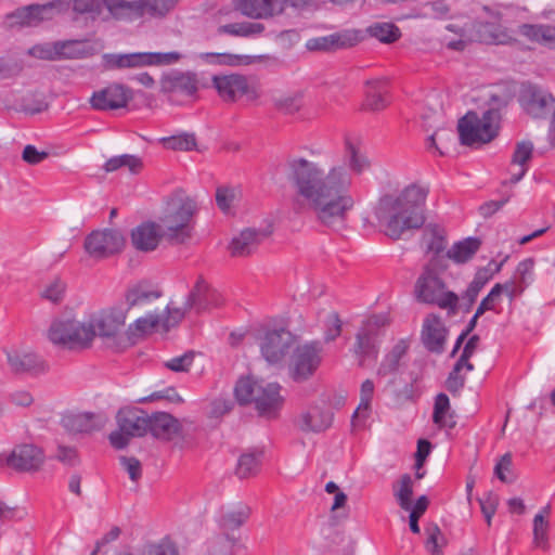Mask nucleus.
Returning a JSON list of instances; mask_svg holds the SVG:
<instances>
[{"mask_svg": "<svg viewBox=\"0 0 555 555\" xmlns=\"http://www.w3.org/2000/svg\"><path fill=\"white\" fill-rule=\"evenodd\" d=\"M158 296V293L150 292L138 286L128 291L126 300L129 307H133L149 302L152 298H157Z\"/></svg>", "mask_w": 555, "mask_h": 555, "instance_id": "nucleus-54", "label": "nucleus"}, {"mask_svg": "<svg viewBox=\"0 0 555 555\" xmlns=\"http://www.w3.org/2000/svg\"><path fill=\"white\" fill-rule=\"evenodd\" d=\"M147 66L151 65H170L178 63L182 55L179 52H146Z\"/></svg>", "mask_w": 555, "mask_h": 555, "instance_id": "nucleus-55", "label": "nucleus"}, {"mask_svg": "<svg viewBox=\"0 0 555 555\" xmlns=\"http://www.w3.org/2000/svg\"><path fill=\"white\" fill-rule=\"evenodd\" d=\"M125 237L119 230L102 229L88 234L83 242L86 253L93 259H105L120 253Z\"/></svg>", "mask_w": 555, "mask_h": 555, "instance_id": "nucleus-9", "label": "nucleus"}, {"mask_svg": "<svg viewBox=\"0 0 555 555\" xmlns=\"http://www.w3.org/2000/svg\"><path fill=\"white\" fill-rule=\"evenodd\" d=\"M388 324L386 314L370 317L361 326L356 337L354 353L360 358V365H363L366 358H376L378 353L379 337L382 328Z\"/></svg>", "mask_w": 555, "mask_h": 555, "instance_id": "nucleus-10", "label": "nucleus"}, {"mask_svg": "<svg viewBox=\"0 0 555 555\" xmlns=\"http://www.w3.org/2000/svg\"><path fill=\"white\" fill-rule=\"evenodd\" d=\"M162 234L156 223L147 221L139 224L131 231V242L135 249L141 251L155 250Z\"/></svg>", "mask_w": 555, "mask_h": 555, "instance_id": "nucleus-31", "label": "nucleus"}, {"mask_svg": "<svg viewBox=\"0 0 555 555\" xmlns=\"http://www.w3.org/2000/svg\"><path fill=\"white\" fill-rule=\"evenodd\" d=\"M517 34L532 43L546 47L555 44V26L550 24H521Z\"/></svg>", "mask_w": 555, "mask_h": 555, "instance_id": "nucleus-35", "label": "nucleus"}, {"mask_svg": "<svg viewBox=\"0 0 555 555\" xmlns=\"http://www.w3.org/2000/svg\"><path fill=\"white\" fill-rule=\"evenodd\" d=\"M413 494V480L409 474L400 477L397 485H393V495L402 509L411 508V498Z\"/></svg>", "mask_w": 555, "mask_h": 555, "instance_id": "nucleus-47", "label": "nucleus"}, {"mask_svg": "<svg viewBox=\"0 0 555 555\" xmlns=\"http://www.w3.org/2000/svg\"><path fill=\"white\" fill-rule=\"evenodd\" d=\"M441 117L442 114L440 111L431 108L422 115L426 130L436 128L425 141L426 151L434 157L447 156L451 146V129L448 127H438Z\"/></svg>", "mask_w": 555, "mask_h": 555, "instance_id": "nucleus-12", "label": "nucleus"}, {"mask_svg": "<svg viewBox=\"0 0 555 555\" xmlns=\"http://www.w3.org/2000/svg\"><path fill=\"white\" fill-rule=\"evenodd\" d=\"M493 22L469 21L453 24V50L463 51L474 42L486 44H509L515 41L511 31L500 24L502 14L493 13Z\"/></svg>", "mask_w": 555, "mask_h": 555, "instance_id": "nucleus-3", "label": "nucleus"}, {"mask_svg": "<svg viewBox=\"0 0 555 555\" xmlns=\"http://www.w3.org/2000/svg\"><path fill=\"white\" fill-rule=\"evenodd\" d=\"M333 414L328 409L310 406L298 421V427L305 433H321L332 425Z\"/></svg>", "mask_w": 555, "mask_h": 555, "instance_id": "nucleus-30", "label": "nucleus"}, {"mask_svg": "<svg viewBox=\"0 0 555 555\" xmlns=\"http://www.w3.org/2000/svg\"><path fill=\"white\" fill-rule=\"evenodd\" d=\"M387 93L388 86L386 79L367 80L365 83V101L363 107L373 112L384 109L389 103Z\"/></svg>", "mask_w": 555, "mask_h": 555, "instance_id": "nucleus-34", "label": "nucleus"}, {"mask_svg": "<svg viewBox=\"0 0 555 555\" xmlns=\"http://www.w3.org/2000/svg\"><path fill=\"white\" fill-rule=\"evenodd\" d=\"M293 335L284 328L268 331L261 339L260 351L267 362H281L293 343Z\"/></svg>", "mask_w": 555, "mask_h": 555, "instance_id": "nucleus-18", "label": "nucleus"}, {"mask_svg": "<svg viewBox=\"0 0 555 555\" xmlns=\"http://www.w3.org/2000/svg\"><path fill=\"white\" fill-rule=\"evenodd\" d=\"M160 89L171 103L183 104L196 95L198 79L196 74L191 72H172L163 77Z\"/></svg>", "mask_w": 555, "mask_h": 555, "instance_id": "nucleus-11", "label": "nucleus"}, {"mask_svg": "<svg viewBox=\"0 0 555 555\" xmlns=\"http://www.w3.org/2000/svg\"><path fill=\"white\" fill-rule=\"evenodd\" d=\"M250 508L244 503H236L222 506L216 516V522L220 533L225 535L241 537L240 529L248 520Z\"/></svg>", "mask_w": 555, "mask_h": 555, "instance_id": "nucleus-20", "label": "nucleus"}, {"mask_svg": "<svg viewBox=\"0 0 555 555\" xmlns=\"http://www.w3.org/2000/svg\"><path fill=\"white\" fill-rule=\"evenodd\" d=\"M481 241L478 237H467L453 244V261L464 263L473 258L480 248Z\"/></svg>", "mask_w": 555, "mask_h": 555, "instance_id": "nucleus-43", "label": "nucleus"}, {"mask_svg": "<svg viewBox=\"0 0 555 555\" xmlns=\"http://www.w3.org/2000/svg\"><path fill=\"white\" fill-rule=\"evenodd\" d=\"M262 384L253 380L249 377L240 378L234 388L235 397L242 404L254 402L258 392V387Z\"/></svg>", "mask_w": 555, "mask_h": 555, "instance_id": "nucleus-49", "label": "nucleus"}, {"mask_svg": "<svg viewBox=\"0 0 555 555\" xmlns=\"http://www.w3.org/2000/svg\"><path fill=\"white\" fill-rule=\"evenodd\" d=\"M116 418L118 427L132 437H143L149 433V415L140 409H120Z\"/></svg>", "mask_w": 555, "mask_h": 555, "instance_id": "nucleus-25", "label": "nucleus"}, {"mask_svg": "<svg viewBox=\"0 0 555 555\" xmlns=\"http://www.w3.org/2000/svg\"><path fill=\"white\" fill-rule=\"evenodd\" d=\"M221 302V295L199 276L186 297V309H193L199 313L212 307H218Z\"/></svg>", "mask_w": 555, "mask_h": 555, "instance_id": "nucleus-23", "label": "nucleus"}, {"mask_svg": "<svg viewBox=\"0 0 555 555\" xmlns=\"http://www.w3.org/2000/svg\"><path fill=\"white\" fill-rule=\"evenodd\" d=\"M365 33L383 43L395 42L401 36L400 29L395 24L386 22L370 25Z\"/></svg>", "mask_w": 555, "mask_h": 555, "instance_id": "nucleus-41", "label": "nucleus"}, {"mask_svg": "<svg viewBox=\"0 0 555 555\" xmlns=\"http://www.w3.org/2000/svg\"><path fill=\"white\" fill-rule=\"evenodd\" d=\"M374 383L371 379H365L360 389V403L354 411L352 417H357L360 412L369 413L371 409V402L374 395Z\"/></svg>", "mask_w": 555, "mask_h": 555, "instance_id": "nucleus-51", "label": "nucleus"}, {"mask_svg": "<svg viewBox=\"0 0 555 555\" xmlns=\"http://www.w3.org/2000/svg\"><path fill=\"white\" fill-rule=\"evenodd\" d=\"M212 82L224 101L235 102L242 99L255 101L259 96L257 88L242 75L214 76Z\"/></svg>", "mask_w": 555, "mask_h": 555, "instance_id": "nucleus-13", "label": "nucleus"}, {"mask_svg": "<svg viewBox=\"0 0 555 555\" xmlns=\"http://www.w3.org/2000/svg\"><path fill=\"white\" fill-rule=\"evenodd\" d=\"M194 352L188 351L181 356L173 357L164 363L165 367L173 372H186L194 361Z\"/></svg>", "mask_w": 555, "mask_h": 555, "instance_id": "nucleus-56", "label": "nucleus"}, {"mask_svg": "<svg viewBox=\"0 0 555 555\" xmlns=\"http://www.w3.org/2000/svg\"><path fill=\"white\" fill-rule=\"evenodd\" d=\"M449 397L446 393L441 392L436 397L434 404L433 421L437 426L441 427L443 425V417L447 410L449 409Z\"/></svg>", "mask_w": 555, "mask_h": 555, "instance_id": "nucleus-63", "label": "nucleus"}, {"mask_svg": "<svg viewBox=\"0 0 555 555\" xmlns=\"http://www.w3.org/2000/svg\"><path fill=\"white\" fill-rule=\"evenodd\" d=\"M427 538L425 541V547L431 555H443L441 550V542L443 538L440 529L436 525H429L425 528Z\"/></svg>", "mask_w": 555, "mask_h": 555, "instance_id": "nucleus-50", "label": "nucleus"}, {"mask_svg": "<svg viewBox=\"0 0 555 555\" xmlns=\"http://www.w3.org/2000/svg\"><path fill=\"white\" fill-rule=\"evenodd\" d=\"M267 236L268 233L263 231L245 229L237 236L232 238L230 244V251L232 256L235 257L248 256Z\"/></svg>", "mask_w": 555, "mask_h": 555, "instance_id": "nucleus-32", "label": "nucleus"}, {"mask_svg": "<svg viewBox=\"0 0 555 555\" xmlns=\"http://www.w3.org/2000/svg\"><path fill=\"white\" fill-rule=\"evenodd\" d=\"M196 210L194 199L182 191L176 192L168 202L166 215L162 219L167 238L176 243H184L189 240L192 235L193 217Z\"/></svg>", "mask_w": 555, "mask_h": 555, "instance_id": "nucleus-5", "label": "nucleus"}, {"mask_svg": "<svg viewBox=\"0 0 555 555\" xmlns=\"http://www.w3.org/2000/svg\"><path fill=\"white\" fill-rule=\"evenodd\" d=\"M447 333V328L438 317L434 314L427 317L422 331L425 347L431 352H441L446 344Z\"/></svg>", "mask_w": 555, "mask_h": 555, "instance_id": "nucleus-29", "label": "nucleus"}, {"mask_svg": "<svg viewBox=\"0 0 555 555\" xmlns=\"http://www.w3.org/2000/svg\"><path fill=\"white\" fill-rule=\"evenodd\" d=\"M261 455L262 452L260 451L242 454L236 466V475L238 478L243 479L254 476L259 469Z\"/></svg>", "mask_w": 555, "mask_h": 555, "instance_id": "nucleus-46", "label": "nucleus"}, {"mask_svg": "<svg viewBox=\"0 0 555 555\" xmlns=\"http://www.w3.org/2000/svg\"><path fill=\"white\" fill-rule=\"evenodd\" d=\"M119 461L132 481H138L141 478L142 468L138 459L133 456H120Z\"/></svg>", "mask_w": 555, "mask_h": 555, "instance_id": "nucleus-64", "label": "nucleus"}, {"mask_svg": "<svg viewBox=\"0 0 555 555\" xmlns=\"http://www.w3.org/2000/svg\"><path fill=\"white\" fill-rule=\"evenodd\" d=\"M62 3L60 1H51L44 4H30L17 9L8 15L10 25L38 26L43 21H49L60 11Z\"/></svg>", "mask_w": 555, "mask_h": 555, "instance_id": "nucleus-15", "label": "nucleus"}, {"mask_svg": "<svg viewBox=\"0 0 555 555\" xmlns=\"http://www.w3.org/2000/svg\"><path fill=\"white\" fill-rule=\"evenodd\" d=\"M73 10L76 13L89 14L92 18L99 16L103 10L102 0H73Z\"/></svg>", "mask_w": 555, "mask_h": 555, "instance_id": "nucleus-53", "label": "nucleus"}, {"mask_svg": "<svg viewBox=\"0 0 555 555\" xmlns=\"http://www.w3.org/2000/svg\"><path fill=\"white\" fill-rule=\"evenodd\" d=\"M65 289V283L61 279L55 278L47 285L42 292V297L52 302H59L62 300Z\"/></svg>", "mask_w": 555, "mask_h": 555, "instance_id": "nucleus-58", "label": "nucleus"}, {"mask_svg": "<svg viewBox=\"0 0 555 555\" xmlns=\"http://www.w3.org/2000/svg\"><path fill=\"white\" fill-rule=\"evenodd\" d=\"M470 358V356L462 351L460 358L453 365V388L457 386L462 387L464 385V378L460 376V373L463 370L470 372L474 369V365L469 362Z\"/></svg>", "mask_w": 555, "mask_h": 555, "instance_id": "nucleus-60", "label": "nucleus"}, {"mask_svg": "<svg viewBox=\"0 0 555 555\" xmlns=\"http://www.w3.org/2000/svg\"><path fill=\"white\" fill-rule=\"evenodd\" d=\"M450 13V3L448 0H437L426 2L420 12L414 14L418 18L448 20Z\"/></svg>", "mask_w": 555, "mask_h": 555, "instance_id": "nucleus-45", "label": "nucleus"}, {"mask_svg": "<svg viewBox=\"0 0 555 555\" xmlns=\"http://www.w3.org/2000/svg\"><path fill=\"white\" fill-rule=\"evenodd\" d=\"M130 100L129 90L120 85H109L93 92L90 104L98 111H112L125 107Z\"/></svg>", "mask_w": 555, "mask_h": 555, "instance_id": "nucleus-22", "label": "nucleus"}, {"mask_svg": "<svg viewBox=\"0 0 555 555\" xmlns=\"http://www.w3.org/2000/svg\"><path fill=\"white\" fill-rule=\"evenodd\" d=\"M126 321V311L121 307H113L103 309L90 317L86 323V327H91L93 335L100 337H115L122 330Z\"/></svg>", "mask_w": 555, "mask_h": 555, "instance_id": "nucleus-14", "label": "nucleus"}, {"mask_svg": "<svg viewBox=\"0 0 555 555\" xmlns=\"http://www.w3.org/2000/svg\"><path fill=\"white\" fill-rule=\"evenodd\" d=\"M448 238L444 229L438 224L427 225L422 235V246L426 254H430V260H438L444 269L451 261V249L447 248Z\"/></svg>", "mask_w": 555, "mask_h": 555, "instance_id": "nucleus-17", "label": "nucleus"}, {"mask_svg": "<svg viewBox=\"0 0 555 555\" xmlns=\"http://www.w3.org/2000/svg\"><path fill=\"white\" fill-rule=\"evenodd\" d=\"M526 112L534 118H544L555 109V98L537 86H528L520 93Z\"/></svg>", "mask_w": 555, "mask_h": 555, "instance_id": "nucleus-19", "label": "nucleus"}, {"mask_svg": "<svg viewBox=\"0 0 555 555\" xmlns=\"http://www.w3.org/2000/svg\"><path fill=\"white\" fill-rule=\"evenodd\" d=\"M409 349V341L406 339H400L391 349L389 353L385 356L382 363L378 366L377 374L380 376L390 375L399 369L402 358L405 356Z\"/></svg>", "mask_w": 555, "mask_h": 555, "instance_id": "nucleus-37", "label": "nucleus"}, {"mask_svg": "<svg viewBox=\"0 0 555 555\" xmlns=\"http://www.w3.org/2000/svg\"><path fill=\"white\" fill-rule=\"evenodd\" d=\"M93 332L86 323L74 320L54 321L48 332V337L54 345L67 349L87 348L92 343Z\"/></svg>", "mask_w": 555, "mask_h": 555, "instance_id": "nucleus-8", "label": "nucleus"}, {"mask_svg": "<svg viewBox=\"0 0 555 555\" xmlns=\"http://www.w3.org/2000/svg\"><path fill=\"white\" fill-rule=\"evenodd\" d=\"M496 113L492 109L479 116L475 111H468L457 121L460 144L474 150L481 149L499 137L500 126L494 121Z\"/></svg>", "mask_w": 555, "mask_h": 555, "instance_id": "nucleus-4", "label": "nucleus"}, {"mask_svg": "<svg viewBox=\"0 0 555 555\" xmlns=\"http://www.w3.org/2000/svg\"><path fill=\"white\" fill-rule=\"evenodd\" d=\"M104 59L108 68H138L147 66L146 52L106 54Z\"/></svg>", "mask_w": 555, "mask_h": 555, "instance_id": "nucleus-38", "label": "nucleus"}, {"mask_svg": "<svg viewBox=\"0 0 555 555\" xmlns=\"http://www.w3.org/2000/svg\"><path fill=\"white\" fill-rule=\"evenodd\" d=\"M8 363L15 373L39 374L47 371L46 362L34 352L12 350L7 352Z\"/></svg>", "mask_w": 555, "mask_h": 555, "instance_id": "nucleus-27", "label": "nucleus"}, {"mask_svg": "<svg viewBox=\"0 0 555 555\" xmlns=\"http://www.w3.org/2000/svg\"><path fill=\"white\" fill-rule=\"evenodd\" d=\"M345 160L351 171L361 175L370 168L367 157L350 141L346 142Z\"/></svg>", "mask_w": 555, "mask_h": 555, "instance_id": "nucleus-44", "label": "nucleus"}, {"mask_svg": "<svg viewBox=\"0 0 555 555\" xmlns=\"http://www.w3.org/2000/svg\"><path fill=\"white\" fill-rule=\"evenodd\" d=\"M423 390L416 383V379L405 384L401 389L395 392L396 401L400 404L405 402H415L422 395Z\"/></svg>", "mask_w": 555, "mask_h": 555, "instance_id": "nucleus-52", "label": "nucleus"}, {"mask_svg": "<svg viewBox=\"0 0 555 555\" xmlns=\"http://www.w3.org/2000/svg\"><path fill=\"white\" fill-rule=\"evenodd\" d=\"M165 149L173 151H192L196 146V139L191 133H179L159 139Z\"/></svg>", "mask_w": 555, "mask_h": 555, "instance_id": "nucleus-48", "label": "nucleus"}, {"mask_svg": "<svg viewBox=\"0 0 555 555\" xmlns=\"http://www.w3.org/2000/svg\"><path fill=\"white\" fill-rule=\"evenodd\" d=\"M427 190L418 185L405 188L399 195L383 196L374 215L383 232L398 240L404 231L418 229L425 221L424 206Z\"/></svg>", "mask_w": 555, "mask_h": 555, "instance_id": "nucleus-2", "label": "nucleus"}, {"mask_svg": "<svg viewBox=\"0 0 555 555\" xmlns=\"http://www.w3.org/2000/svg\"><path fill=\"white\" fill-rule=\"evenodd\" d=\"M281 386L278 383H267L258 387L254 403L258 413L269 418L275 417L282 408L283 397L280 395Z\"/></svg>", "mask_w": 555, "mask_h": 555, "instance_id": "nucleus-24", "label": "nucleus"}, {"mask_svg": "<svg viewBox=\"0 0 555 555\" xmlns=\"http://www.w3.org/2000/svg\"><path fill=\"white\" fill-rule=\"evenodd\" d=\"M532 153L533 144L530 141H522L516 144L512 156V165H518L519 170L512 173L511 183H517L526 175L528 170L527 163L531 159Z\"/></svg>", "mask_w": 555, "mask_h": 555, "instance_id": "nucleus-39", "label": "nucleus"}, {"mask_svg": "<svg viewBox=\"0 0 555 555\" xmlns=\"http://www.w3.org/2000/svg\"><path fill=\"white\" fill-rule=\"evenodd\" d=\"M235 8L251 18H267L283 12L280 0H236Z\"/></svg>", "mask_w": 555, "mask_h": 555, "instance_id": "nucleus-26", "label": "nucleus"}, {"mask_svg": "<svg viewBox=\"0 0 555 555\" xmlns=\"http://www.w3.org/2000/svg\"><path fill=\"white\" fill-rule=\"evenodd\" d=\"M44 455L40 448L34 444L16 446L7 457V464L18 472L37 470L43 463Z\"/></svg>", "mask_w": 555, "mask_h": 555, "instance_id": "nucleus-21", "label": "nucleus"}, {"mask_svg": "<svg viewBox=\"0 0 555 555\" xmlns=\"http://www.w3.org/2000/svg\"><path fill=\"white\" fill-rule=\"evenodd\" d=\"M548 513L550 506H545L539 514L534 516L533 533L537 544H540L546 540L547 521L545 520V515H548Z\"/></svg>", "mask_w": 555, "mask_h": 555, "instance_id": "nucleus-57", "label": "nucleus"}, {"mask_svg": "<svg viewBox=\"0 0 555 555\" xmlns=\"http://www.w3.org/2000/svg\"><path fill=\"white\" fill-rule=\"evenodd\" d=\"M75 44L74 41H57V42H44L35 44L27 50V54L44 61H55L61 59L72 57L73 53L70 48Z\"/></svg>", "mask_w": 555, "mask_h": 555, "instance_id": "nucleus-33", "label": "nucleus"}, {"mask_svg": "<svg viewBox=\"0 0 555 555\" xmlns=\"http://www.w3.org/2000/svg\"><path fill=\"white\" fill-rule=\"evenodd\" d=\"M142 5L153 15H165L178 0H141Z\"/></svg>", "mask_w": 555, "mask_h": 555, "instance_id": "nucleus-59", "label": "nucleus"}, {"mask_svg": "<svg viewBox=\"0 0 555 555\" xmlns=\"http://www.w3.org/2000/svg\"><path fill=\"white\" fill-rule=\"evenodd\" d=\"M323 359V344L318 340L297 345L291 354L288 373L294 382L301 383L314 375Z\"/></svg>", "mask_w": 555, "mask_h": 555, "instance_id": "nucleus-7", "label": "nucleus"}, {"mask_svg": "<svg viewBox=\"0 0 555 555\" xmlns=\"http://www.w3.org/2000/svg\"><path fill=\"white\" fill-rule=\"evenodd\" d=\"M181 429L179 421L166 412H156L149 415V433L162 440H171Z\"/></svg>", "mask_w": 555, "mask_h": 555, "instance_id": "nucleus-28", "label": "nucleus"}, {"mask_svg": "<svg viewBox=\"0 0 555 555\" xmlns=\"http://www.w3.org/2000/svg\"><path fill=\"white\" fill-rule=\"evenodd\" d=\"M63 427L70 433H88L100 427V418L93 413H70L62 418Z\"/></svg>", "mask_w": 555, "mask_h": 555, "instance_id": "nucleus-36", "label": "nucleus"}, {"mask_svg": "<svg viewBox=\"0 0 555 555\" xmlns=\"http://www.w3.org/2000/svg\"><path fill=\"white\" fill-rule=\"evenodd\" d=\"M235 199V191L230 188H218L216 191V203L223 212H229Z\"/></svg>", "mask_w": 555, "mask_h": 555, "instance_id": "nucleus-62", "label": "nucleus"}, {"mask_svg": "<svg viewBox=\"0 0 555 555\" xmlns=\"http://www.w3.org/2000/svg\"><path fill=\"white\" fill-rule=\"evenodd\" d=\"M192 309H186V301L181 308H171L167 307V315L163 317L162 326L165 330H169L170 327L177 325L183 318L188 311Z\"/></svg>", "mask_w": 555, "mask_h": 555, "instance_id": "nucleus-61", "label": "nucleus"}, {"mask_svg": "<svg viewBox=\"0 0 555 555\" xmlns=\"http://www.w3.org/2000/svg\"><path fill=\"white\" fill-rule=\"evenodd\" d=\"M288 181L298 201L310 208L327 227L341 223L354 201L349 193L351 176L344 166L327 172L319 164L298 157L288 160Z\"/></svg>", "mask_w": 555, "mask_h": 555, "instance_id": "nucleus-1", "label": "nucleus"}, {"mask_svg": "<svg viewBox=\"0 0 555 555\" xmlns=\"http://www.w3.org/2000/svg\"><path fill=\"white\" fill-rule=\"evenodd\" d=\"M364 33L359 29H346L327 36L309 39L306 47L310 51H335L354 47L364 39Z\"/></svg>", "mask_w": 555, "mask_h": 555, "instance_id": "nucleus-16", "label": "nucleus"}, {"mask_svg": "<svg viewBox=\"0 0 555 555\" xmlns=\"http://www.w3.org/2000/svg\"><path fill=\"white\" fill-rule=\"evenodd\" d=\"M241 537L219 533L208 545L209 555H234V550L241 544Z\"/></svg>", "mask_w": 555, "mask_h": 555, "instance_id": "nucleus-40", "label": "nucleus"}, {"mask_svg": "<svg viewBox=\"0 0 555 555\" xmlns=\"http://www.w3.org/2000/svg\"><path fill=\"white\" fill-rule=\"evenodd\" d=\"M447 271L438 260H429L415 286L417 298L427 304H436L451 311V292L447 289L442 274Z\"/></svg>", "mask_w": 555, "mask_h": 555, "instance_id": "nucleus-6", "label": "nucleus"}, {"mask_svg": "<svg viewBox=\"0 0 555 555\" xmlns=\"http://www.w3.org/2000/svg\"><path fill=\"white\" fill-rule=\"evenodd\" d=\"M263 30V24L256 22L231 23L219 27V33L237 37H253Z\"/></svg>", "mask_w": 555, "mask_h": 555, "instance_id": "nucleus-42", "label": "nucleus"}]
</instances>
